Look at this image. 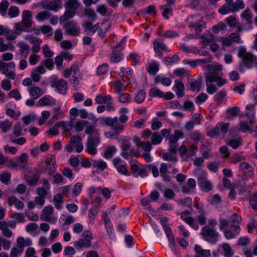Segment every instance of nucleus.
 <instances>
[{
    "instance_id": "obj_1",
    "label": "nucleus",
    "mask_w": 257,
    "mask_h": 257,
    "mask_svg": "<svg viewBox=\"0 0 257 257\" xmlns=\"http://www.w3.org/2000/svg\"><path fill=\"white\" fill-rule=\"evenodd\" d=\"M13 54L10 52H7L2 56V60H0V72L5 74L6 77L11 80L15 79L16 75L15 73V63L12 61L6 63L5 61H9L13 59Z\"/></svg>"
},
{
    "instance_id": "obj_2",
    "label": "nucleus",
    "mask_w": 257,
    "mask_h": 257,
    "mask_svg": "<svg viewBox=\"0 0 257 257\" xmlns=\"http://www.w3.org/2000/svg\"><path fill=\"white\" fill-rule=\"evenodd\" d=\"M237 56L242 59L243 64L247 68H251L252 66V63L256 60L255 56L251 53L247 52L243 46L239 47Z\"/></svg>"
},
{
    "instance_id": "obj_3",
    "label": "nucleus",
    "mask_w": 257,
    "mask_h": 257,
    "mask_svg": "<svg viewBox=\"0 0 257 257\" xmlns=\"http://www.w3.org/2000/svg\"><path fill=\"white\" fill-rule=\"evenodd\" d=\"M102 124L110 126L116 133H120L124 130V126L119 122L117 117H103L100 118Z\"/></svg>"
},
{
    "instance_id": "obj_4",
    "label": "nucleus",
    "mask_w": 257,
    "mask_h": 257,
    "mask_svg": "<svg viewBox=\"0 0 257 257\" xmlns=\"http://www.w3.org/2000/svg\"><path fill=\"white\" fill-rule=\"evenodd\" d=\"M75 147L77 153H80L83 150L82 139L78 135L72 136L70 142L65 147V150L68 152H72Z\"/></svg>"
},
{
    "instance_id": "obj_5",
    "label": "nucleus",
    "mask_w": 257,
    "mask_h": 257,
    "mask_svg": "<svg viewBox=\"0 0 257 257\" xmlns=\"http://www.w3.org/2000/svg\"><path fill=\"white\" fill-rule=\"evenodd\" d=\"M200 234L205 240L210 243L216 241L219 236L218 232L208 225H205L202 228Z\"/></svg>"
},
{
    "instance_id": "obj_6",
    "label": "nucleus",
    "mask_w": 257,
    "mask_h": 257,
    "mask_svg": "<svg viewBox=\"0 0 257 257\" xmlns=\"http://www.w3.org/2000/svg\"><path fill=\"white\" fill-rule=\"evenodd\" d=\"M229 125L228 123L219 122L214 127L208 129L207 135L211 138H217L220 132L223 134L227 133Z\"/></svg>"
},
{
    "instance_id": "obj_7",
    "label": "nucleus",
    "mask_w": 257,
    "mask_h": 257,
    "mask_svg": "<svg viewBox=\"0 0 257 257\" xmlns=\"http://www.w3.org/2000/svg\"><path fill=\"white\" fill-rule=\"evenodd\" d=\"M100 143V137H89L86 143V151L91 155L97 153L96 147Z\"/></svg>"
},
{
    "instance_id": "obj_8",
    "label": "nucleus",
    "mask_w": 257,
    "mask_h": 257,
    "mask_svg": "<svg viewBox=\"0 0 257 257\" xmlns=\"http://www.w3.org/2000/svg\"><path fill=\"white\" fill-rule=\"evenodd\" d=\"M220 41L222 45L226 47L231 46L233 43H241L240 35L235 33L230 34L227 37L221 38Z\"/></svg>"
},
{
    "instance_id": "obj_9",
    "label": "nucleus",
    "mask_w": 257,
    "mask_h": 257,
    "mask_svg": "<svg viewBox=\"0 0 257 257\" xmlns=\"http://www.w3.org/2000/svg\"><path fill=\"white\" fill-rule=\"evenodd\" d=\"M197 150V147L193 144L191 145L188 148L186 146L183 145L179 149L181 157L183 158L185 157L186 160L194 156Z\"/></svg>"
},
{
    "instance_id": "obj_10",
    "label": "nucleus",
    "mask_w": 257,
    "mask_h": 257,
    "mask_svg": "<svg viewBox=\"0 0 257 257\" xmlns=\"http://www.w3.org/2000/svg\"><path fill=\"white\" fill-rule=\"evenodd\" d=\"M222 69V67L220 64L211 65L210 66L209 71L205 74L206 79L213 81L212 80L220 76L219 73Z\"/></svg>"
},
{
    "instance_id": "obj_11",
    "label": "nucleus",
    "mask_w": 257,
    "mask_h": 257,
    "mask_svg": "<svg viewBox=\"0 0 257 257\" xmlns=\"http://www.w3.org/2000/svg\"><path fill=\"white\" fill-rule=\"evenodd\" d=\"M50 84L52 87L56 88L60 93L64 94L66 93L67 89V84L65 80L53 78L51 80Z\"/></svg>"
},
{
    "instance_id": "obj_12",
    "label": "nucleus",
    "mask_w": 257,
    "mask_h": 257,
    "mask_svg": "<svg viewBox=\"0 0 257 257\" xmlns=\"http://www.w3.org/2000/svg\"><path fill=\"white\" fill-rule=\"evenodd\" d=\"M26 39L33 45L31 49L33 53H38L40 51L41 45L42 43L41 39L30 35L26 36Z\"/></svg>"
},
{
    "instance_id": "obj_13",
    "label": "nucleus",
    "mask_w": 257,
    "mask_h": 257,
    "mask_svg": "<svg viewBox=\"0 0 257 257\" xmlns=\"http://www.w3.org/2000/svg\"><path fill=\"white\" fill-rule=\"evenodd\" d=\"M45 164H46V170L50 174L54 173L56 171V160L55 156L49 154L46 157Z\"/></svg>"
},
{
    "instance_id": "obj_14",
    "label": "nucleus",
    "mask_w": 257,
    "mask_h": 257,
    "mask_svg": "<svg viewBox=\"0 0 257 257\" xmlns=\"http://www.w3.org/2000/svg\"><path fill=\"white\" fill-rule=\"evenodd\" d=\"M73 74V78H80L79 68L77 64H74L69 69H66L64 71V76L68 78L71 74Z\"/></svg>"
},
{
    "instance_id": "obj_15",
    "label": "nucleus",
    "mask_w": 257,
    "mask_h": 257,
    "mask_svg": "<svg viewBox=\"0 0 257 257\" xmlns=\"http://www.w3.org/2000/svg\"><path fill=\"white\" fill-rule=\"evenodd\" d=\"M46 70L43 66H39L34 69L31 73V77L35 82H38L40 81L41 75L45 73Z\"/></svg>"
},
{
    "instance_id": "obj_16",
    "label": "nucleus",
    "mask_w": 257,
    "mask_h": 257,
    "mask_svg": "<svg viewBox=\"0 0 257 257\" xmlns=\"http://www.w3.org/2000/svg\"><path fill=\"white\" fill-rule=\"evenodd\" d=\"M32 13L28 10H25L22 13V21L23 26L26 28L32 27L33 22L32 20Z\"/></svg>"
},
{
    "instance_id": "obj_17",
    "label": "nucleus",
    "mask_w": 257,
    "mask_h": 257,
    "mask_svg": "<svg viewBox=\"0 0 257 257\" xmlns=\"http://www.w3.org/2000/svg\"><path fill=\"white\" fill-rule=\"evenodd\" d=\"M198 185L202 190L208 192L212 189L211 183L203 176L199 177L198 178Z\"/></svg>"
},
{
    "instance_id": "obj_18",
    "label": "nucleus",
    "mask_w": 257,
    "mask_h": 257,
    "mask_svg": "<svg viewBox=\"0 0 257 257\" xmlns=\"http://www.w3.org/2000/svg\"><path fill=\"white\" fill-rule=\"evenodd\" d=\"M0 230L2 235L6 237L10 238L13 236V232L9 228V223L7 221H0Z\"/></svg>"
},
{
    "instance_id": "obj_19",
    "label": "nucleus",
    "mask_w": 257,
    "mask_h": 257,
    "mask_svg": "<svg viewBox=\"0 0 257 257\" xmlns=\"http://www.w3.org/2000/svg\"><path fill=\"white\" fill-rule=\"evenodd\" d=\"M241 17L246 22L247 28L251 29L252 14L251 11L249 9H246L241 14Z\"/></svg>"
},
{
    "instance_id": "obj_20",
    "label": "nucleus",
    "mask_w": 257,
    "mask_h": 257,
    "mask_svg": "<svg viewBox=\"0 0 257 257\" xmlns=\"http://www.w3.org/2000/svg\"><path fill=\"white\" fill-rule=\"evenodd\" d=\"M29 92L32 98L37 99L43 94L44 91L39 87L31 86L29 88Z\"/></svg>"
},
{
    "instance_id": "obj_21",
    "label": "nucleus",
    "mask_w": 257,
    "mask_h": 257,
    "mask_svg": "<svg viewBox=\"0 0 257 257\" xmlns=\"http://www.w3.org/2000/svg\"><path fill=\"white\" fill-rule=\"evenodd\" d=\"M17 46L19 48L21 55L26 59L31 50L30 46L22 41L19 42Z\"/></svg>"
},
{
    "instance_id": "obj_22",
    "label": "nucleus",
    "mask_w": 257,
    "mask_h": 257,
    "mask_svg": "<svg viewBox=\"0 0 257 257\" xmlns=\"http://www.w3.org/2000/svg\"><path fill=\"white\" fill-rule=\"evenodd\" d=\"M179 139H178L173 134L170 136L169 138V148L168 149V151L172 153H176L177 150L178 148L177 142Z\"/></svg>"
},
{
    "instance_id": "obj_23",
    "label": "nucleus",
    "mask_w": 257,
    "mask_h": 257,
    "mask_svg": "<svg viewBox=\"0 0 257 257\" xmlns=\"http://www.w3.org/2000/svg\"><path fill=\"white\" fill-rule=\"evenodd\" d=\"M8 202L10 206L15 205L16 208L18 209H23L24 207V203L14 196L8 198Z\"/></svg>"
},
{
    "instance_id": "obj_24",
    "label": "nucleus",
    "mask_w": 257,
    "mask_h": 257,
    "mask_svg": "<svg viewBox=\"0 0 257 257\" xmlns=\"http://www.w3.org/2000/svg\"><path fill=\"white\" fill-rule=\"evenodd\" d=\"M123 41V39L119 44L114 47V50L110 57V61L112 62H118L121 59V55L120 53L118 52L117 50L121 47V43Z\"/></svg>"
},
{
    "instance_id": "obj_25",
    "label": "nucleus",
    "mask_w": 257,
    "mask_h": 257,
    "mask_svg": "<svg viewBox=\"0 0 257 257\" xmlns=\"http://www.w3.org/2000/svg\"><path fill=\"white\" fill-rule=\"evenodd\" d=\"M62 8V2L61 0H53L49 2L46 9L53 11H57Z\"/></svg>"
},
{
    "instance_id": "obj_26",
    "label": "nucleus",
    "mask_w": 257,
    "mask_h": 257,
    "mask_svg": "<svg viewBox=\"0 0 257 257\" xmlns=\"http://www.w3.org/2000/svg\"><path fill=\"white\" fill-rule=\"evenodd\" d=\"M74 246L77 249H80L82 248H89L91 246V243L88 240L83 238H80L74 243Z\"/></svg>"
},
{
    "instance_id": "obj_27",
    "label": "nucleus",
    "mask_w": 257,
    "mask_h": 257,
    "mask_svg": "<svg viewBox=\"0 0 257 257\" xmlns=\"http://www.w3.org/2000/svg\"><path fill=\"white\" fill-rule=\"evenodd\" d=\"M191 213L189 210H186L180 214L181 218L190 225H192L195 221V219L193 217L188 216L190 215Z\"/></svg>"
},
{
    "instance_id": "obj_28",
    "label": "nucleus",
    "mask_w": 257,
    "mask_h": 257,
    "mask_svg": "<svg viewBox=\"0 0 257 257\" xmlns=\"http://www.w3.org/2000/svg\"><path fill=\"white\" fill-rule=\"evenodd\" d=\"M112 99L111 95H106L103 93H100L96 96L95 101L98 104H102L106 103L108 101H111Z\"/></svg>"
},
{
    "instance_id": "obj_29",
    "label": "nucleus",
    "mask_w": 257,
    "mask_h": 257,
    "mask_svg": "<svg viewBox=\"0 0 257 257\" xmlns=\"http://www.w3.org/2000/svg\"><path fill=\"white\" fill-rule=\"evenodd\" d=\"M25 178L27 182L30 186H35L38 184V181L40 178V174H34L32 176L25 175Z\"/></svg>"
},
{
    "instance_id": "obj_30",
    "label": "nucleus",
    "mask_w": 257,
    "mask_h": 257,
    "mask_svg": "<svg viewBox=\"0 0 257 257\" xmlns=\"http://www.w3.org/2000/svg\"><path fill=\"white\" fill-rule=\"evenodd\" d=\"M174 87L176 89V93L178 97H182L184 95V85L182 82L176 80Z\"/></svg>"
},
{
    "instance_id": "obj_31",
    "label": "nucleus",
    "mask_w": 257,
    "mask_h": 257,
    "mask_svg": "<svg viewBox=\"0 0 257 257\" xmlns=\"http://www.w3.org/2000/svg\"><path fill=\"white\" fill-rule=\"evenodd\" d=\"M230 220L232 227L236 228L237 230H239V226L238 224L241 221V216L238 214L234 213L230 216Z\"/></svg>"
},
{
    "instance_id": "obj_32",
    "label": "nucleus",
    "mask_w": 257,
    "mask_h": 257,
    "mask_svg": "<svg viewBox=\"0 0 257 257\" xmlns=\"http://www.w3.org/2000/svg\"><path fill=\"white\" fill-rule=\"evenodd\" d=\"M32 243V240L30 238L25 239L23 237H19L17 238V244L18 247L20 248H24L25 246H30Z\"/></svg>"
},
{
    "instance_id": "obj_33",
    "label": "nucleus",
    "mask_w": 257,
    "mask_h": 257,
    "mask_svg": "<svg viewBox=\"0 0 257 257\" xmlns=\"http://www.w3.org/2000/svg\"><path fill=\"white\" fill-rule=\"evenodd\" d=\"M162 158L164 160L170 162L172 165H175L177 161L176 153H172L169 151L168 153H164Z\"/></svg>"
},
{
    "instance_id": "obj_34",
    "label": "nucleus",
    "mask_w": 257,
    "mask_h": 257,
    "mask_svg": "<svg viewBox=\"0 0 257 257\" xmlns=\"http://www.w3.org/2000/svg\"><path fill=\"white\" fill-rule=\"evenodd\" d=\"M75 15V12L72 10H67L66 11V12L64 13L63 16L60 17L59 20H60V24H63L64 23H66L67 22H68V20L73 18L74 16Z\"/></svg>"
},
{
    "instance_id": "obj_35",
    "label": "nucleus",
    "mask_w": 257,
    "mask_h": 257,
    "mask_svg": "<svg viewBox=\"0 0 257 257\" xmlns=\"http://www.w3.org/2000/svg\"><path fill=\"white\" fill-rule=\"evenodd\" d=\"M201 84L202 79L201 78H199L197 80L189 82L188 86L189 89L194 91H199L200 90Z\"/></svg>"
},
{
    "instance_id": "obj_36",
    "label": "nucleus",
    "mask_w": 257,
    "mask_h": 257,
    "mask_svg": "<svg viewBox=\"0 0 257 257\" xmlns=\"http://www.w3.org/2000/svg\"><path fill=\"white\" fill-rule=\"evenodd\" d=\"M254 108V105L252 104H248L246 107V111L245 115L246 116H247L248 117V119H249V122L251 124L253 123L254 122V120L253 119V118H254V116H253Z\"/></svg>"
},
{
    "instance_id": "obj_37",
    "label": "nucleus",
    "mask_w": 257,
    "mask_h": 257,
    "mask_svg": "<svg viewBox=\"0 0 257 257\" xmlns=\"http://www.w3.org/2000/svg\"><path fill=\"white\" fill-rule=\"evenodd\" d=\"M79 3L77 0H68L65 4V7L68 10H72L75 12L78 9Z\"/></svg>"
},
{
    "instance_id": "obj_38",
    "label": "nucleus",
    "mask_w": 257,
    "mask_h": 257,
    "mask_svg": "<svg viewBox=\"0 0 257 257\" xmlns=\"http://www.w3.org/2000/svg\"><path fill=\"white\" fill-rule=\"evenodd\" d=\"M194 250L197 254L201 255L202 257H210L211 253L210 250L204 249L201 246L199 245H195Z\"/></svg>"
},
{
    "instance_id": "obj_39",
    "label": "nucleus",
    "mask_w": 257,
    "mask_h": 257,
    "mask_svg": "<svg viewBox=\"0 0 257 257\" xmlns=\"http://www.w3.org/2000/svg\"><path fill=\"white\" fill-rule=\"evenodd\" d=\"M99 209V206H96L89 210L88 217L90 224H93L94 223L95 216L97 214Z\"/></svg>"
},
{
    "instance_id": "obj_40",
    "label": "nucleus",
    "mask_w": 257,
    "mask_h": 257,
    "mask_svg": "<svg viewBox=\"0 0 257 257\" xmlns=\"http://www.w3.org/2000/svg\"><path fill=\"white\" fill-rule=\"evenodd\" d=\"M221 247L223 249V255L225 257H232L233 256V251L228 243H223L221 245Z\"/></svg>"
},
{
    "instance_id": "obj_41",
    "label": "nucleus",
    "mask_w": 257,
    "mask_h": 257,
    "mask_svg": "<svg viewBox=\"0 0 257 257\" xmlns=\"http://www.w3.org/2000/svg\"><path fill=\"white\" fill-rule=\"evenodd\" d=\"M154 49L155 51L157 49L162 50L165 51H169L167 47L164 44L163 41L160 39H157L154 42Z\"/></svg>"
},
{
    "instance_id": "obj_42",
    "label": "nucleus",
    "mask_w": 257,
    "mask_h": 257,
    "mask_svg": "<svg viewBox=\"0 0 257 257\" xmlns=\"http://www.w3.org/2000/svg\"><path fill=\"white\" fill-rule=\"evenodd\" d=\"M116 152V148L114 146H110L107 147L104 152L103 157L105 159L112 158Z\"/></svg>"
},
{
    "instance_id": "obj_43",
    "label": "nucleus",
    "mask_w": 257,
    "mask_h": 257,
    "mask_svg": "<svg viewBox=\"0 0 257 257\" xmlns=\"http://www.w3.org/2000/svg\"><path fill=\"white\" fill-rule=\"evenodd\" d=\"M53 202L57 209L60 210L62 208L63 198L60 195L55 194L53 199Z\"/></svg>"
},
{
    "instance_id": "obj_44",
    "label": "nucleus",
    "mask_w": 257,
    "mask_h": 257,
    "mask_svg": "<svg viewBox=\"0 0 257 257\" xmlns=\"http://www.w3.org/2000/svg\"><path fill=\"white\" fill-rule=\"evenodd\" d=\"M12 125V122L10 121L8 119H5L1 122L0 128L3 133H6L11 130Z\"/></svg>"
},
{
    "instance_id": "obj_45",
    "label": "nucleus",
    "mask_w": 257,
    "mask_h": 257,
    "mask_svg": "<svg viewBox=\"0 0 257 257\" xmlns=\"http://www.w3.org/2000/svg\"><path fill=\"white\" fill-rule=\"evenodd\" d=\"M85 133L88 135L89 136V137H100L97 129L94 125H87Z\"/></svg>"
},
{
    "instance_id": "obj_46",
    "label": "nucleus",
    "mask_w": 257,
    "mask_h": 257,
    "mask_svg": "<svg viewBox=\"0 0 257 257\" xmlns=\"http://www.w3.org/2000/svg\"><path fill=\"white\" fill-rule=\"evenodd\" d=\"M155 83H161L163 85L168 86L171 84V80L168 77H162L158 75L155 79Z\"/></svg>"
},
{
    "instance_id": "obj_47",
    "label": "nucleus",
    "mask_w": 257,
    "mask_h": 257,
    "mask_svg": "<svg viewBox=\"0 0 257 257\" xmlns=\"http://www.w3.org/2000/svg\"><path fill=\"white\" fill-rule=\"evenodd\" d=\"M51 16V14L49 12L45 11L38 13L36 19L38 21L41 22L49 18Z\"/></svg>"
},
{
    "instance_id": "obj_48",
    "label": "nucleus",
    "mask_w": 257,
    "mask_h": 257,
    "mask_svg": "<svg viewBox=\"0 0 257 257\" xmlns=\"http://www.w3.org/2000/svg\"><path fill=\"white\" fill-rule=\"evenodd\" d=\"M18 160L19 162V165L22 168L24 169L27 166L28 160V156L27 154L23 153L21 156L19 157Z\"/></svg>"
},
{
    "instance_id": "obj_49",
    "label": "nucleus",
    "mask_w": 257,
    "mask_h": 257,
    "mask_svg": "<svg viewBox=\"0 0 257 257\" xmlns=\"http://www.w3.org/2000/svg\"><path fill=\"white\" fill-rule=\"evenodd\" d=\"M71 190V186L70 185H66L59 187L58 189L59 193H57L58 195H60L63 198L64 196H67L70 193Z\"/></svg>"
},
{
    "instance_id": "obj_50",
    "label": "nucleus",
    "mask_w": 257,
    "mask_h": 257,
    "mask_svg": "<svg viewBox=\"0 0 257 257\" xmlns=\"http://www.w3.org/2000/svg\"><path fill=\"white\" fill-rule=\"evenodd\" d=\"M245 7V5L243 0H236L235 3L232 5V9L233 13L238 11L240 9H243Z\"/></svg>"
},
{
    "instance_id": "obj_51",
    "label": "nucleus",
    "mask_w": 257,
    "mask_h": 257,
    "mask_svg": "<svg viewBox=\"0 0 257 257\" xmlns=\"http://www.w3.org/2000/svg\"><path fill=\"white\" fill-rule=\"evenodd\" d=\"M53 212L54 208L52 206L49 205L45 206L43 210L41 219L50 216Z\"/></svg>"
},
{
    "instance_id": "obj_52",
    "label": "nucleus",
    "mask_w": 257,
    "mask_h": 257,
    "mask_svg": "<svg viewBox=\"0 0 257 257\" xmlns=\"http://www.w3.org/2000/svg\"><path fill=\"white\" fill-rule=\"evenodd\" d=\"M218 12L222 15H225L229 13V12L233 13L232 5L225 3L219 9Z\"/></svg>"
},
{
    "instance_id": "obj_53",
    "label": "nucleus",
    "mask_w": 257,
    "mask_h": 257,
    "mask_svg": "<svg viewBox=\"0 0 257 257\" xmlns=\"http://www.w3.org/2000/svg\"><path fill=\"white\" fill-rule=\"evenodd\" d=\"M213 82V81L211 80L206 79V84L207 86L206 90L207 92L209 94L214 93L217 90V88L215 85L212 83Z\"/></svg>"
},
{
    "instance_id": "obj_54",
    "label": "nucleus",
    "mask_w": 257,
    "mask_h": 257,
    "mask_svg": "<svg viewBox=\"0 0 257 257\" xmlns=\"http://www.w3.org/2000/svg\"><path fill=\"white\" fill-rule=\"evenodd\" d=\"M189 136L191 139L196 143L200 141L202 138L201 134L198 131H195L190 133Z\"/></svg>"
},
{
    "instance_id": "obj_55",
    "label": "nucleus",
    "mask_w": 257,
    "mask_h": 257,
    "mask_svg": "<svg viewBox=\"0 0 257 257\" xmlns=\"http://www.w3.org/2000/svg\"><path fill=\"white\" fill-rule=\"evenodd\" d=\"M20 14V10L16 6H11L8 11V15L11 18H16Z\"/></svg>"
},
{
    "instance_id": "obj_56",
    "label": "nucleus",
    "mask_w": 257,
    "mask_h": 257,
    "mask_svg": "<svg viewBox=\"0 0 257 257\" xmlns=\"http://www.w3.org/2000/svg\"><path fill=\"white\" fill-rule=\"evenodd\" d=\"M158 70V65L155 62L150 63L147 68L148 73L152 75H155Z\"/></svg>"
},
{
    "instance_id": "obj_57",
    "label": "nucleus",
    "mask_w": 257,
    "mask_h": 257,
    "mask_svg": "<svg viewBox=\"0 0 257 257\" xmlns=\"http://www.w3.org/2000/svg\"><path fill=\"white\" fill-rule=\"evenodd\" d=\"M149 95L151 97H163L164 93L158 88L154 87L150 90Z\"/></svg>"
},
{
    "instance_id": "obj_58",
    "label": "nucleus",
    "mask_w": 257,
    "mask_h": 257,
    "mask_svg": "<svg viewBox=\"0 0 257 257\" xmlns=\"http://www.w3.org/2000/svg\"><path fill=\"white\" fill-rule=\"evenodd\" d=\"M93 167L97 168L98 169L103 171L105 169L107 168V164L102 160L95 161L93 164Z\"/></svg>"
},
{
    "instance_id": "obj_59",
    "label": "nucleus",
    "mask_w": 257,
    "mask_h": 257,
    "mask_svg": "<svg viewBox=\"0 0 257 257\" xmlns=\"http://www.w3.org/2000/svg\"><path fill=\"white\" fill-rule=\"evenodd\" d=\"M88 123L86 120H79L76 123L75 129L77 132H81Z\"/></svg>"
},
{
    "instance_id": "obj_60",
    "label": "nucleus",
    "mask_w": 257,
    "mask_h": 257,
    "mask_svg": "<svg viewBox=\"0 0 257 257\" xmlns=\"http://www.w3.org/2000/svg\"><path fill=\"white\" fill-rule=\"evenodd\" d=\"M9 3L7 0H3L0 3V13L3 16L6 15Z\"/></svg>"
},
{
    "instance_id": "obj_61",
    "label": "nucleus",
    "mask_w": 257,
    "mask_h": 257,
    "mask_svg": "<svg viewBox=\"0 0 257 257\" xmlns=\"http://www.w3.org/2000/svg\"><path fill=\"white\" fill-rule=\"evenodd\" d=\"M11 175L9 172H5L0 175V180L5 184L8 185L11 180Z\"/></svg>"
},
{
    "instance_id": "obj_62",
    "label": "nucleus",
    "mask_w": 257,
    "mask_h": 257,
    "mask_svg": "<svg viewBox=\"0 0 257 257\" xmlns=\"http://www.w3.org/2000/svg\"><path fill=\"white\" fill-rule=\"evenodd\" d=\"M85 16L91 20H94L97 19V15L93 10L91 9H86L84 11Z\"/></svg>"
},
{
    "instance_id": "obj_63",
    "label": "nucleus",
    "mask_w": 257,
    "mask_h": 257,
    "mask_svg": "<svg viewBox=\"0 0 257 257\" xmlns=\"http://www.w3.org/2000/svg\"><path fill=\"white\" fill-rule=\"evenodd\" d=\"M1 87L6 91L10 90L12 88V85L10 80L5 79L2 81L1 83Z\"/></svg>"
},
{
    "instance_id": "obj_64",
    "label": "nucleus",
    "mask_w": 257,
    "mask_h": 257,
    "mask_svg": "<svg viewBox=\"0 0 257 257\" xmlns=\"http://www.w3.org/2000/svg\"><path fill=\"white\" fill-rule=\"evenodd\" d=\"M249 204L254 209H257V192L253 194L249 197Z\"/></svg>"
}]
</instances>
